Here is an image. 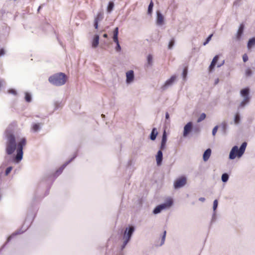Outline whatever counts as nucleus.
I'll return each instance as SVG.
<instances>
[{
    "instance_id": "f257e3e1",
    "label": "nucleus",
    "mask_w": 255,
    "mask_h": 255,
    "mask_svg": "<svg viewBox=\"0 0 255 255\" xmlns=\"http://www.w3.org/2000/svg\"><path fill=\"white\" fill-rule=\"evenodd\" d=\"M247 143L244 142L241 145L240 148L238 146L235 145L233 147L229 154V158L230 159H234L236 157H241L244 153Z\"/></svg>"
},
{
    "instance_id": "f03ea898",
    "label": "nucleus",
    "mask_w": 255,
    "mask_h": 255,
    "mask_svg": "<svg viewBox=\"0 0 255 255\" xmlns=\"http://www.w3.org/2000/svg\"><path fill=\"white\" fill-rule=\"evenodd\" d=\"M49 81L54 85L59 86L64 85L66 82V76L63 73H59L50 76Z\"/></svg>"
},
{
    "instance_id": "7ed1b4c3",
    "label": "nucleus",
    "mask_w": 255,
    "mask_h": 255,
    "mask_svg": "<svg viewBox=\"0 0 255 255\" xmlns=\"http://www.w3.org/2000/svg\"><path fill=\"white\" fill-rule=\"evenodd\" d=\"M16 146L14 135L10 134L7 135L6 144V152L7 154H11L15 150Z\"/></svg>"
},
{
    "instance_id": "20e7f679",
    "label": "nucleus",
    "mask_w": 255,
    "mask_h": 255,
    "mask_svg": "<svg viewBox=\"0 0 255 255\" xmlns=\"http://www.w3.org/2000/svg\"><path fill=\"white\" fill-rule=\"evenodd\" d=\"M241 96L243 99L241 102L239 108H243L248 103H249L251 99L250 96V89L249 88H246L241 90Z\"/></svg>"
},
{
    "instance_id": "39448f33",
    "label": "nucleus",
    "mask_w": 255,
    "mask_h": 255,
    "mask_svg": "<svg viewBox=\"0 0 255 255\" xmlns=\"http://www.w3.org/2000/svg\"><path fill=\"white\" fill-rule=\"evenodd\" d=\"M26 144V139L22 138L18 143L17 148V154L15 157V160L16 162H19L23 157V147Z\"/></svg>"
},
{
    "instance_id": "423d86ee",
    "label": "nucleus",
    "mask_w": 255,
    "mask_h": 255,
    "mask_svg": "<svg viewBox=\"0 0 255 255\" xmlns=\"http://www.w3.org/2000/svg\"><path fill=\"white\" fill-rule=\"evenodd\" d=\"M173 202L171 199L168 200L165 203L160 204L156 207L153 210V213L154 214H157L166 208H169L172 205Z\"/></svg>"
},
{
    "instance_id": "0eeeda50",
    "label": "nucleus",
    "mask_w": 255,
    "mask_h": 255,
    "mask_svg": "<svg viewBox=\"0 0 255 255\" xmlns=\"http://www.w3.org/2000/svg\"><path fill=\"white\" fill-rule=\"evenodd\" d=\"M134 231V227L133 226H130L126 229L123 236V239L124 241H125L126 244H128L130 241Z\"/></svg>"
},
{
    "instance_id": "6e6552de",
    "label": "nucleus",
    "mask_w": 255,
    "mask_h": 255,
    "mask_svg": "<svg viewBox=\"0 0 255 255\" xmlns=\"http://www.w3.org/2000/svg\"><path fill=\"white\" fill-rule=\"evenodd\" d=\"M187 183V178L185 176H181L174 182V187L175 189L180 188L186 185Z\"/></svg>"
},
{
    "instance_id": "1a4fd4ad",
    "label": "nucleus",
    "mask_w": 255,
    "mask_h": 255,
    "mask_svg": "<svg viewBox=\"0 0 255 255\" xmlns=\"http://www.w3.org/2000/svg\"><path fill=\"white\" fill-rule=\"evenodd\" d=\"M176 76L173 75L171 78L167 80L165 84L162 86L161 88L163 90L167 89L168 87L171 86L176 80Z\"/></svg>"
},
{
    "instance_id": "9d476101",
    "label": "nucleus",
    "mask_w": 255,
    "mask_h": 255,
    "mask_svg": "<svg viewBox=\"0 0 255 255\" xmlns=\"http://www.w3.org/2000/svg\"><path fill=\"white\" fill-rule=\"evenodd\" d=\"M192 123L189 122L184 126L183 133V136L184 137H186L187 135L191 131L192 129Z\"/></svg>"
},
{
    "instance_id": "9b49d317",
    "label": "nucleus",
    "mask_w": 255,
    "mask_h": 255,
    "mask_svg": "<svg viewBox=\"0 0 255 255\" xmlns=\"http://www.w3.org/2000/svg\"><path fill=\"white\" fill-rule=\"evenodd\" d=\"M134 72L132 70H130L126 73V82L128 84L131 83L134 80Z\"/></svg>"
},
{
    "instance_id": "f8f14e48",
    "label": "nucleus",
    "mask_w": 255,
    "mask_h": 255,
    "mask_svg": "<svg viewBox=\"0 0 255 255\" xmlns=\"http://www.w3.org/2000/svg\"><path fill=\"white\" fill-rule=\"evenodd\" d=\"M156 163L158 166L161 165L162 159H163V153L161 149L158 151L156 156Z\"/></svg>"
},
{
    "instance_id": "ddd939ff",
    "label": "nucleus",
    "mask_w": 255,
    "mask_h": 255,
    "mask_svg": "<svg viewBox=\"0 0 255 255\" xmlns=\"http://www.w3.org/2000/svg\"><path fill=\"white\" fill-rule=\"evenodd\" d=\"M156 24L158 25H162L164 24V17L160 11H157L156 12Z\"/></svg>"
},
{
    "instance_id": "4468645a",
    "label": "nucleus",
    "mask_w": 255,
    "mask_h": 255,
    "mask_svg": "<svg viewBox=\"0 0 255 255\" xmlns=\"http://www.w3.org/2000/svg\"><path fill=\"white\" fill-rule=\"evenodd\" d=\"M166 141H167V135H166V131L164 130L163 133V134H162L161 145H160V148L161 149V150H164L165 149V146H166Z\"/></svg>"
},
{
    "instance_id": "2eb2a0df",
    "label": "nucleus",
    "mask_w": 255,
    "mask_h": 255,
    "mask_svg": "<svg viewBox=\"0 0 255 255\" xmlns=\"http://www.w3.org/2000/svg\"><path fill=\"white\" fill-rule=\"evenodd\" d=\"M244 29V25L243 24H241L236 34V38L238 40H240L241 36L243 33Z\"/></svg>"
},
{
    "instance_id": "dca6fc26",
    "label": "nucleus",
    "mask_w": 255,
    "mask_h": 255,
    "mask_svg": "<svg viewBox=\"0 0 255 255\" xmlns=\"http://www.w3.org/2000/svg\"><path fill=\"white\" fill-rule=\"evenodd\" d=\"M219 59V56L218 55L215 56L213 59L211 63L209 66V70L210 72H212L214 69V67Z\"/></svg>"
},
{
    "instance_id": "f3484780",
    "label": "nucleus",
    "mask_w": 255,
    "mask_h": 255,
    "mask_svg": "<svg viewBox=\"0 0 255 255\" xmlns=\"http://www.w3.org/2000/svg\"><path fill=\"white\" fill-rule=\"evenodd\" d=\"M99 43V36L95 35L94 37L92 42V46L93 48H96L98 47Z\"/></svg>"
},
{
    "instance_id": "a211bd4d",
    "label": "nucleus",
    "mask_w": 255,
    "mask_h": 255,
    "mask_svg": "<svg viewBox=\"0 0 255 255\" xmlns=\"http://www.w3.org/2000/svg\"><path fill=\"white\" fill-rule=\"evenodd\" d=\"M211 149L208 148V149H206L203 154V158L204 161H207L209 159V158L211 155Z\"/></svg>"
},
{
    "instance_id": "6ab92c4d",
    "label": "nucleus",
    "mask_w": 255,
    "mask_h": 255,
    "mask_svg": "<svg viewBox=\"0 0 255 255\" xmlns=\"http://www.w3.org/2000/svg\"><path fill=\"white\" fill-rule=\"evenodd\" d=\"M157 134L158 132L157 131L156 128H153L150 135V139L151 140H154L156 139Z\"/></svg>"
},
{
    "instance_id": "aec40b11",
    "label": "nucleus",
    "mask_w": 255,
    "mask_h": 255,
    "mask_svg": "<svg viewBox=\"0 0 255 255\" xmlns=\"http://www.w3.org/2000/svg\"><path fill=\"white\" fill-rule=\"evenodd\" d=\"M255 45V37H253L249 39L247 47L249 49H251L253 46Z\"/></svg>"
},
{
    "instance_id": "412c9836",
    "label": "nucleus",
    "mask_w": 255,
    "mask_h": 255,
    "mask_svg": "<svg viewBox=\"0 0 255 255\" xmlns=\"http://www.w3.org/2000/svg\"><path fill=\"white\" fill-rule=\"evenodd\" d=\"M245 74L246 77H250L252 76L253 71L250 68H248L246 69Z\"/></svg>"
},
{
    "instance_id": "4be33fe9",
    "label": "nucleus",
    "mask_w": 255,
    "mask_h": 255,
    "mask_svg": "<svg viewBox=\"0 0 255 255\" xmlns=\"http://www.w3.org/2000/svg\"><path fill=\"white\" fill-rule=\"evenodd\" d=\"M103 12H99L97 17L95 18V21H97L98 22L101 21L103 18Z\"/></svg>"
},
{
    "instance_id": "5701e85b",
    "label": "nucleus",
    "mask_w": 255,
    "mask_h": 255,
    "mask_svg": "<svg viewBox=\"0 0 255 255\" xmlns=\"http://www.w3.org/2000/svg\"><path fill=\"white\" fill-rule=\"evenodd\" d=\"M222 181L223 182H226L229 179V175L227 173H224L221 177Z\"/></svg>"
},
{
    "instance_id": "b1692460",
    "label": "nucleus",
    "mask_w": 255,
    "mask_h": 255,
    "mask_svg": "<svg viewBox=\"0 0 255 255\" xmlns=\"http://www.w3.org/2000/svg\"><path fill=\"white\" fill-rule=\"evenodd\" d=\"M153 7V2H152V1H151L148 5V10H147L148 14H150L151 13Z\"/></svg>"
},
{
    "instance_id": "393cba45",
    "label": "nucleus",
    "mask_w": 255,
    "mask_h": 255,
    "mask_svg": "<svg viewBox=\"0 0 255 255\" xmlns=\"http://www.w3.org/2000/svg\"><path fill=\"white\" fill-rule=\"evenodd\" d=\"M152 56L151 54H149L147 57V64L149 66H151L152 64Z\"/></svg>"
},
{
    "instance_id": "a878e982",
    "label": "nucleus",
    "mask_w": 255,
    "mask_h": 255,
    "mask_svg": "<svg viewBox=\"0 0 255 255\" xmlns=\"http://www.w3.org/2000/svg\"><path fill=\"white\" fill-rule=\"evenodd\" d=\"M114 6V4L113 2H110L109 3L108 7H107V11L109 12H111V11L113 9Z\"/></svg>"
},
{
    "instance_id": "bb28decb",
    "label": "nucleus",
    "mask_w": 255,
    "mask_h": 255,
    "mask_svg": "<svg viewBox=\"0 0 255 255\" xmlns=\"http://www.w3.org/2000/svg\"><path fill=\"white\" fill-rule=\"evenodd\" d=\"M240 121V116L238 113H237L234 118V122L235 124H238Z\"/></svg>"
},
{
    "instance_id": "cd10ccee",
    "label": "nucleus",
    "mask_w": 255,
    "mask_h": 255,
    "mask_svg": "<svg viewBox=\"0 0 255 255\" xmlns=\"http://www.w3.org/2000/svg\"><path fill=\"white\" fill-rule=\"evenodd\" d=\"M75 158V157H74L73 158H72L70 161H69V162H68L67 163L64 164V165H63L59 169V170H58L57 171V172H59L60 173L61 172H62V170H63V169L66 167V166L72 160H73L74 158Z\"/></svg>"
},
{
    "instance_id": "c85d7f7f",
    "label": "nucleus",
    "mask_w": 255,
    "mask_h": 255,
    "mask_svg": "<svg viewBox=\"0 0 255 255\" xmlns=\"http://www.w3.org/2000/svg\"><path fill=\"white\" fill-rule=\"evenodd\" d=\"M206 114L205 113H202L200 115L199 118L197 120V122L200 123L204 120L206 118Z\"/></svg>"
},
{
    "instance_id": "c756f323",
    "label": "nucleus",
    "mask_w": 255,
    "mask_h": 255,
    "mask_svg": "<svg viewBox=\"0 0 255 255\" xmlns=\"http://www.w3.org/2000/svg\"><path fill=\"white\" fill-rule=\"evenodd\" d=\"M221 126H222V130L223 131V132L226 133V128H227V123L225 122H223L222 124H221Z\"/></svg>"
},
{
    "instance_id": "7c9ffc66",
    "label": "nucleus",
    "mask_w": 255,
    "mask_h": 255,
    "mask_svg": "<svg viewBox=\"0 0 255 255\" xmlns=\"http://www.w3.org/2000/svg\"><path fill=\"white\" fill-rule=\"evenodd\" d=\"M33 130L34 131H38V130H39L40 129V126H39V125L38 124H35L33 125Z\"/></svg>"
},
{
    "instance_id": "2f4dec72",
    "label": "nucleus",
    "mask_w": 255,
    "mask_h": 255,
    "mask_svg": "<svg viewBox=\"0 0 255 255\" xmlns=\"http://www.w3.org/2000/svg\"><path fill=\"white\" fill-rule=\"evenodd\" d=\"M25 99L27 102H30L31 100V97L30 95H29L28 93H26L25 94Z\"/></svg>"
},
{
    "instance_id": "473e14b6",
    "label": "nucleus",
    "mask_w": 255,
    "mask_h": 255,
    "mask_svg": "<svg viewBox=\"0 0 255 255\" xmlns=\"http://www.w3.org/2000/svg\"><path fill=\"white\" fill-rule=\"evenodd\" d=\"M218 202L217 200H215L213 202V210L215 211L218 207Z\"/></svg>"
},
{
    "instance_id": "72a5a7b5",
    "label": "nucleus",
    "mask_w": 255,
    "mask_h": 255,
    "mask_svg": "<svg viewBox=\"0 0 255 255\" xmlns=\"http://www.w3.org/2000/svg\"><path fill=\"white\" fill-rule=\"evenodd\" d=\"M174 44V39H172L169 42V44H168V48L169 49H171L172 48V47L173 46Z\"/></svg>"
},
{
    "instance_id": "f704fd0d",
    "label": "nucleus",
    "mask_w": 255,
    "mask_h": 255,
    "mask_svg": "<svg viewBox=\"0 0 255 255\" xmlns=\"http://www.w3.org/2000/svg\"><path fill=\"white\" fill-rule=\"evenodd\" d=\"M166 232L165 231H164V232L163 233V236H162V239H161V241L160 245H162L164 244V243L165 239V237H166Z\"/></svg>"
},
{
    "instance_id": "c9c22d12",
    "label": "nucleus",
    "mask_w": 255,
    "mask_h": 255,
    "mask_svg": "<svg viewBox=\"0 0 255 255\" xmlns=\"http://www.w3.org/2000/svg\"><path fill=\"white\" fill-rule=\"evenodd\" d=\"M218 126H216L212 130V135L213 136H215L216 134V132L217 131V130H218Z\"/></svg>"
},
{
    "instance_id": "e433bc0d",
    "label": "nucleus",
    "mask_w": 255,
    "mask_h": 255,
    "mask_svg": "<svg viewBox=\"0 0 255 255\" xmlns=\"http://www.w3.org/2000/svg\"><path fill=\"white\" fill-rule=\"evenodd\" d=\"M12 169V167L11 166H9V167H7L6 169V170H5V175H7L10 172V171H11Z\"/></svg>"
},
{
    "instance_id": "4c0bfd02",
    "label": "nucleus",
    "mask_w": 255,
    "mask_h": 255,
    "mask_svg": "<svg viewBox=\"0 0 255 255\" xmlns=\"http://www.w3.org/2000/svg\"><path fill=\"white\" fill-rule=\"evenodd\" d=\"M213 34H210L207 38L206 40L204 43H203L204 45H206L211 40V37H212Z\"/></svg>"
},
{
    "instance_id": "58836bf2",
    "label": "nucleus",
    "mask_w": 255,
    "mask_h": 255,
    "mask_svg": "<svg viewBox=\"0 0 255 255\" xmlns=\"http://www.w3.org/2000/svg\"><path fill=\"white\" fill-rule=\"evenodd\" d=\"M187 70L186 68H185L183 70V73H182L184 80H186V77L187 76Z\"/></svg>"
},
{
    "instance_id": "ea45409f",
    "label": "nucleus",
    "mask_w": 255,
    "mask_h": 255,
    "mask_svg": "<svg viewBox=\"0 0 255 255\" xmlns=\"http://www.w3.org/2000/svg\"><path fill=\"white\" fill-rule=\"evenodd\" d=\"M243 60L244 62H246L248 60V56L247 54H244L243 55Z\"/></svg>"
},
{
    "instance_id": "a19ab883",
    "label": "nucleus",
    "mask_w": 255,
    "mask_h": 255,
    "mask_svg": "<svg viewBox=\"0 0 255 255\" xmlns=\"http://www.w3.org/2000/svg\"><path fill=\"white\" fill-rule=\"evenodd\" d=\"M115 49L118 52H120L121 50V47L120 44H117Z\"/></svg>"
},
{
    "instance_id": "79ce46f5",
    "label": "nucleus",
    "mask_w": 255,
    "mask_h": 255,
    "mask_svg": "<svg viewBox=\"0 0 255 255\" xmlns=\"http://www.w3.org/2000/svg\"><path fill=\"white\" fill-rule=\"evenodd\" d=\"M5 54L4 50L3 48L0 49V57L4 55Z\"/></svg>"
},
{
    "instance_id": "37998d69",
    "label": "nucleus",
    "mask_w": 255,
    "mask_h": 255,
    "mask_svg": "<svg viewBox=\"0 0 255 255\" xmlns=\"http://www.w3.org/2000/svg\"><path fill=\"white\" fill-rule=\"evenodd\" d=\"M113 39H118V34L113 33Z\"/></svg>"
},
{
    "instance_id": "c03bdc74",
    "label": "nucleus",
    "mask_w": 255,
    "mask_h": 255,
    "mask_svg": "<svg viewBox=\"0 0 255 255\" xmlns=\"http://www.w3.org/2000/svg\"><path fill=\"white\" fill-rule=\"evenodd\" d=\"M94 27L96 29H97L98 27V22L97 21H94Z\"/></svg>"
},
{
    "instance_id": "a18cd8bd",
    "label": "nucleus",
    "mask_w": 255,
    "mask_h": 255,
    "mask_svg": "<svg viewBox=\"0 0 255 255\" xmlns=\"http://www.w3.org/2000/svg\"><path fill=\"white\" fill-rule=\"evenodd\" d=\"M113 33L119 34V28L117 27L114 30Z\"/></svg>"
},
{
    "instance_id": "49530a36",
    "label": "nucleus",
    "mask_w": 255,
    "mask_h": 255,
    "mask_svg": "<svg viewBox=\"0 0 255 255\" xmlns=\"http://www.w3.org/2000/svg\"><path fill=\"white\" fill-rule=\"evenodd\" d=\"M127 245V244H126L125 241H124L123 244L121 247V249L123 250L125 248V247Z\"/></svg>"
},
{
    "instance_id": "de8ad7c7",
    "label": "nucleus",
    "mask_w": 255,
    "mask_h": 255,
    "mask_svg": "<svg viewBox=\"0 0 255 255\" xmlns=\"http://www.w3.org/2000/svg\"><path fill=\"white\" fill-rule=\"evenodd\" d=\"M9 92L11 94H16V91L14 90H13V89H11L9 91Z\"/></svg>"
},
{
    "instance_id": "09e8293b",
    "label": "nucleus",
    "mask_w": 255,
    "mask_h": 255,
    "mask_svg": "<svg viewBox=\"0 0 255 255\" xmlns=\"http://www.w3.org/2000/svg\"><path fill=\"white\" fill-rule=\"evenodd\" d=\"M199 200L203 202L205 201V198L204 197H200L199 198Z\"/></svg>"
},
{
    "instance_id": "8fccbe9b",
    "label": "nucleus",
    "mask_w": 255,
    "mask_h": 255,
    "mask_svg": "<svg viewBox=\"0 0 255 255\" xmlns=\"http://www.w3.org/2000/svg\"><path fill=\"white\" fill-rule=\"evenodd\" d=\"M113 41L116 43V45L120 44L118 39H113Z\"/></svg>"
},
{
    "instance_id": "3c124183",
    "label": "nucleus",
    "mask_w": 255,
    "mask_h": 255,
    "mask_svg": "<svg viewBox=\"0 0 255 255\" xmlns=\"http://www.w3.org/2000/svg\"><path fill=\"white\" fill-rule=\"evenodd\" d=\"M165 118L167 120L169 119V115L168 114V113H166L165 114Z\"/></svg>"
},
{
    "instance_id": "603ef678",
    "label": "nucleus",
    "mask_w": 255,
    "mask_h": 255,
    "mask_svg": "<svg viewBox=\"0 0 255 255\" xmlns=\"http://www.w3.org/2000/svg\"><path fill=\"white\" fill-rule=\"evenodd\" d=\"M240 0H237L234 2V5H238L239 3Z\"/></svg>"
},
{
    "instance_id": "864d4df0",
    "label": "nucleus",
    "mask_w": 255,
    "mask_h": 255,
    "mask_svg": "<svg viewBox=\"0 0 255 255\" xmlns=\"http://www.w3.org/2000/svg\"><path fill=\"white\" fill-rule=\"evenodd\" d=\"M103 37H105V38H107L108 37V34H104L103 35Z\"/></svg>"
},
{
    "instance_id": "5fc2aeb1",
    "label": "nucleus",
    "mask_w": 255,
    "mask_h": 255,
    "mask_svg": "<svg viewBox=\"0 0 255 255\" xmlns=\"http://www.w3.org/2000/svg\"><path fill=\"white\" fill-rule=\"evenodd\" d=\"M218 82H219V79H216V81H215V84H218Z\"/></svg>"
},
{
    "instance_id": "6e6d98bb",
    "label": "nucleus",
    "mask_w": 255,
    "mask_h": 255,
    "mask_svg": "<svg viewBox=\"0 0 255 255\" xmlns=\"http://www.w3.org/2000/svg\"><path fill=\"white\" fill-rule=\"evenodd\" d=\"M12 236H10L8 239H7V241H10V240L11 239Z\"/></svg>"
},
{
    "instance_id": "4d7b16f0",
    "label": "nucleus",
    "mask_w": 255,
    "mask_h": 255,
    "mask_svg": "<svg viewBox=\"0 0 255 255\" xmlns=\"http://www.w3.org/2000/svg\"><path fill=\"white\" fill-rule=\"evenodd\" d=\"M41 7V6H39V7H38V10H38V11H39L40 10V9Z\"/></svg>"
},
{
    "instance_id": "13d9d810",
    "label": "nucleus",
    "mask_w": 255,
    "mask_h": 255,
    "mask_svg": "<svg viewBox=\"0 0 255 255\" xmlns=\"http://www.w3.org/2000/svg\"><path fill=\"white\" fill-rule=\"evenodd\" d=\"M2 86V82L0 81V88H1Z\"/></svg>"
}]
</instances>
